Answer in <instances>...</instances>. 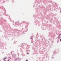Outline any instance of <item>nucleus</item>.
<instances>
[{"label": "nucleus", "instance_id": "1", "mask_svg": "<svg viewBox=\"0 0 61 61\" xmlns=\"http://www.w3.org/2000/svg\"><path fill=\"white\" fill-rule=\"evenodd\" d=\"M27 54H29V53H28V52H27Z\"/></svg>", "mask_w": 61, "mask_h": 61}, {"label": "nucleus", "instance_id": "2", "mask_svg": "<svg viewBox=\"0 0 61 61\" xmlns=\"http://www.w3.org/2000/svg\"><path fill=\"white\" fill-rule=\"evenodd\" d=\"M60 36V35H59V36Z\"/></svg>", "mask_w": 61, "mask_h": 61}, {"label": "nucleus", "instance_id": "3", "mask_svg": "<svg viewBox=\"0 0 61 61\" xmlns=\"http://www.w3.org/2000/svg\"><path fill=\"white\" fill-rule=\"evenodd\" d=\"M5 58H4V60H5Z\"/></svg>", "mask_w": 61, "mask_h": 61}, {"label": "nucleus", "instance_id": "4", "mask_svg": "<svg viewBox=\"0 0 61 61\" xmlns=\"http://www.w3.org/2000/svg\"><path fill=\"white\" fill-rule=\"evenodd\" d=\"M27 61V60H26V61Z\"/></svg>", "mask_w": 61, "mask_h": 61}, {"label": "nucleus", "instance_id": "5", "mask_svg": "<svg viewBox=\"0 0 61 61\" xmlns=\"http://www.w3.org/2000/svg\"><path fill=\"white\" fill-rule=\"evenodd\" d=\"M60 41H61V39L60 40Z\"/></svg>", "mask_w": 61, "mask_h": 61}, {"label": "nucleus", "instance_id": "6", "mask_svg": "<svg viewBox=\"0 0 61 61\" xmlns=\"http://www.w3.org/2000/svg\"><path fill=\"white\" fill-rule=\"evenodd\" d=\"M8 61H9V60H8Z\"/></svg>", "mask_w": 61, "mask_h": 61}]
</instances>
